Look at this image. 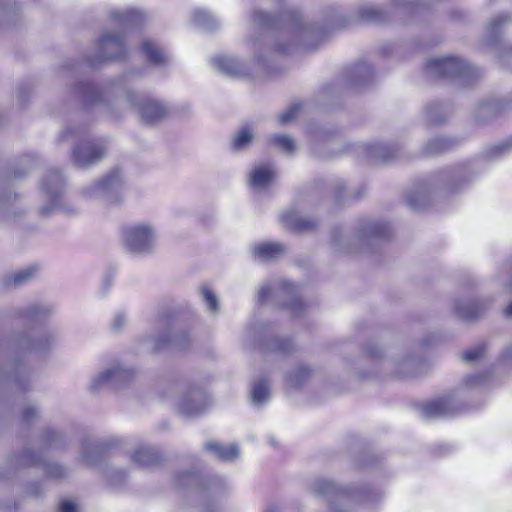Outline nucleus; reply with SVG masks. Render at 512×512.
I'll use <instances>...</instances> for the list:
<instances>
[{"mask_svg": "<svg viewBox=\"0 0 512 512\" xmlns=\"http://www.w3.org/2000/svg\"><path fill=\"white\" fill-rule=\"evenodd\" d=\"M69 138L78 139L71 151V160L78 168H91L107 155L108 147L104 138H91L85 136L79 129L68 127L60 133L59 140L64 141Z\"/></svg>", "mask_w": 512, "mask_h": 512, "instance_id": "nucleus-6", "label": "nucleus"}, {"mask_svg": "<svg viewBox=\"0 0 512 512\" xmlns=\"http://www.w3.org/2000/svg\"><path fill=\"white\" fill-rule=\"evenodd\" d=\"M304 131L309 136H317L318 134V127L316 124L307 122L304 124Z\"/></svg>", "mask_w": 512, "mask_h": 512, "instance_id": "nucleus-61", "label": "nucleus"}, {"mask_svg": "<svg viewBox=\"0 0 512 512\" xmlns=\"http://www.w3.org/2000/svg\"><path fill=\"white\" fill-rule=\"evenodd\" d=\"M454 145L452 139L447 137H436L426 144L427 154H437L449 150Z\"/></svg>", "mask_w": 512, "mask_h": 512, "instance_id": "nucleus-45", "label": "nucleus"}, {"mask_svg": "<svg viewBox=\"0 0 512 512\" xmlns=\"http://www.w3.org/2000/svg\"><path fill=\"white\" fill-rule=\"evenodd\" d=\"M39 415V411L34 406L26 407L22 412L23 421L30 424L32 423Z\"/></svg>", "mask_w": 512, "mask_h": 512, "instance_id": "nucleus-56", "label": "nucleus"}, {"mask_svg": "<svg viewBox=\"0 0 512 512\" xmlns=\"http://www.w3.org/2000/svg\"><path fill=\"white\" fill-rule=\"evenodd\" d=\"M324 17L326 24L333 29L340 28L345 25V20L340 15L332 14L329 10H325Z\"/></svg>", "mask_w": 512, "mask_h": 512, "instance_id": "nucleus-50", "label": "nucleus"}, {"mask_svg": "<svg viewBox=\"0 0 512 512\" xmlns=\"http://www.w3.org/2000/svg\"><path fill=\"white\" fill-rule=\"evenodd\" d=\"M106 473L112 485L121 484L126 477L125 472L121 469H110Z\"/></svg>", "mask_w": 512, "mask_h": 512, "instance_id": "nucleus-53", "label": "nucleus"}, {"mask_svg": "<svg viewBox=\"0 0 512 512\" xmlns=\"http://www.w3.org/2000/svg\"><path fill=\"white\" fill-rule=\"evenodd\" d=\"M77 505L70 500H63L60 502L59 512H77Z\"/></svg>", "mask_w": 512, "mask_h": 512, "instance_id": "nucleus-60", "label": "nucleus"}, {"mask_svg": "<svg viewBox=\"0 0 512 512\" xmlns=\"http://www.w3.org/2000/svg\"><path fill=\"white\" fill-rule=\"evenodd\" d=\"M251 19L262 30L244 39L253 56L242 59L223 55L211 59L212 65L226 76L241 79L268 76L274 73V53L287 54L296 49L309 52L316 50L319 45L320 27L317 21L292 3L280 0L275 15L254 9Z\"/></svg>", "mask_w": 512, "mask_h": 512, "instance_id": "nucleus-1", "label": "nucleus"}, {"mask_svg": "<svg viewBox=\"0 0 512 512\" xmlns=\"http://www.w3.org/2000/svg\"><path fill=\"white\" fill-rule=\"evenodd\" d=\"M407 202L414 209H423L425 207V204H426L425 197L422 196V195L420 196L419 200L417 199L416 195H412V194L408 195L407 196Z\"/></svg>", "mask_w": 512, "mask_h": 512, "instance_id": "nucleus-57", "label": "nucleus"}, {"mask_svg": "<svg viewBox=\"0 0 512 512\" xmlns=\"http://www.w3.org/2000/svg\"><path fill=\"white\" fill-rule=\"evenodd\" d=\"M415 365L414 360L405 359L401 364V370L398 371V374L402 378L414 377L415 374L410 371V369Z\"/></svg>", "mask_w": 512, "mask_h": 512, "instance_id": "nucleus-54", "label": "nucleus"}, {"mask_svg": "<svg viewBox=\"0 0 512 512\" xmlns=\"http://www.w3.org/2000/svg\"><path fill=\"white\" fill-rule=\"evenodd\" d=\"M131 460L141 468H151L161 462V454L155 447L141 444L131 454Z\"/></svg>", "mask_w": 512, "mask_h": 512, "instance_id": "nucleus-26", "label": "nucleus"}, {"mask_svg": "<svg viewBox=\"0 0 512 512\" xmlns=\"http://www.w3.org/2000/svg\"><path fill=\"white\" fill-rule=\"evenodd\" d=\"M126 102L131 108L137 109L141 119L147 124L160 122L168 113L166 105L161 101L139 95L134 91L126 92Z\"/></svg>", "mask_w": 512, "mask_h": 512, "instance_id": "nucleus-18", "label": "nucleus"}, {"mask_svg": "<svg viewBox=\"0 0 512 512\" xmlns=\"http://www.w3.org/2000/svg\"><path fill=\"white\" fill-rule=\"evenodd\" d=\"M359 18L367 22H381L384 20L382 10L375 6H363L358 10Z\"/></svg>", "mask_w": 512, "mask_h": 512, "instance_id": "nucleus-48", "label": "nucleus"}, {"mask_svg": "<svg viewBox=\"0 0 512 512\" xmlns=\"http://www.w3.org/2000/svg\"><path fill=\"white\" fill-rule=\"evenodd\" d=\"M192 22L208 31H212L218 27V20L208 11L203 9H195L192 13Z\"/></svg>", "mask_w": 512, "mask_h": 512, "instance_id": "nucleus-38", "label": "nucleus"}, {"mask_svg": "<svg viewBox=\"0 0 512 512\" xmlns=\"http://www.w3.org/2000/svg\"><path fill=\"white\" fill-rule=\"evenodd\" d=\"M373 77V69L366 61L357 62L344 72L345 85L354 90H360L368 86Z\"/></svg>", "mask_w": 512, "mask_h": 512, "instance_id": "nucleus-19", "label": "nucleus"}, {"mask_svg": "<svg viewBox=\"0 0 512 512\" xmlns=\"http://www.w3.org/2000/svg\"><path fill=\"white\" fill-rule=\"evenodd\" d=\"M56 311L52 303H33L19 311V316L29 322H43Z\"/></svg>", "mask_w": 512, "mask_h": 512, "instance_id": "nucleus-27", "label": "nucleus"}, {"mask_svg": "<svg viewBox=\"0 0 512 512\" xmlns=\"http://www.w3.org/2000/svg\"><path fill=\"white\" fill-rule=\"evenodd\" d=\"M269 142L289 154L293 153L296 148L293 138L285 134H274L269 137Z\"/></svg>", "mask_w": 512, "mask_h": 512, "instance_id": "nucleus-46", "label": "nucleus"}, {"mask_svg": "<svg viewBox=\"0 0 512 512\" xmlns=\"http://www.w3.org/2000/svg\"><path fill=\"white\" fill-rule=\"evenodd\" d=\"M271 292L279 306L289 309L295 315H300L304 311L305 304L299 298L297 286L293 282L280 280L272 290L268 285H263L258 292L259 302H265Z\"/></svg>", "mask_w": 512, "mask_h": 512, "instance_id": "nucleus-13", "label": "nucleus"}, {"mask_svg": "<svg viewBox=\"0 0 512 512\" xmlns=\"http://www.w3.org/2000/svg\"><path fill=\"white\" fill-rule=\"evenodd\" d=\"M11 464L14 468L41 466L47 479L62 480L68 476V469L57 462L45 461L40 453H34L30 448H24L18 455L13 456Z\"/></svg>", "mask_w": 512, "mask_h": 512, "instance_id": "nucleus-16", "label": "nucleus"}, {"mask_svg": "<svg viewBox=\"0 0 512 512\" xmlns=\"http://www.w3.org/2000/svg\"><path fill=\"white\" fill-rule=\"evenodd\" d=\"M251 251L255 260L268 262L283 257L288 252V248L282 242L268 241L255 243Z\"/></svg>", "mask_w": 512, "mask_h": 512, "instance_id": "nucleus-22", "label": "nucleus"}, {"mask_svg": "<svg viewBox=\"0 0 512 512\" xmlns=\"http://www.w3.org/2000/svg\"><path fill=\"white\" fill-rule=\"evenodd\" d=\"M368 158L388 161L394 157V150L384 143L365 144L361 147Z\"/></svg>", "mask_w": 512, "mask_h": 512, "instance_id": "nucleus-35", "label": "nucleus"}, {"mask_svg": "<svg viewBox=\"0 0 512 512\" xmlns=\"http://www.w3.org/2000/svg\"><path fill=\"white\" fill-rule=\"evenodd\" d=\"M140 50L146 60L153 66L163 67L169 64V58L157 42L146 39L141 43Z\"/></svg>", "mask_w": 512, "mask_h": 512, "instance_id": "nucleus-30", "label": "nucleus"}, {"mask_svg": "<svg viewBox=\"0 0 512 512\" xmlns=\"http://www.w3.org/2000/svg\"><path fill=\"white\" fill-rule=\"evenodd\" d=\"M26 493L33 497H40L43 494L42 485L38 482L29 483L26 488Z\"/></svg>", "mask_w": 512, "mask_h": 512, "instance_id": "nucleus-58", "label": "nucleus"}, {"mask_svg": "<svg viewBox=\"0 0 512 512\" xmlns=\"http://www.w3.org/2000/svg\"><path fill=\"white\" fill-rule=\"evenodd\" d=\"M125 324H126V315L122 312H119L114 316V318L111 322V329L114 332H119L124 328Z\"/></svg>", "mask_w": 512, "mask_h": 512, "instance_id": "nucleus-55", "label": "nucleus"}, {"mask_svg": "<svg viewBox=\"0 0 512 512\" xmlns=\"http://www.w3.org/2000/svg\"><path fill=\"white\" fill-rule=\"evenodd\" d=\"M509 148L508 143H502L500 145H497L491 149L492 155H500L503 151L507 150Z\"/></svg>", "mask_w": 512, "mask_h": 512, "instance_id": "nucleus-62", "label": "nucleus"}, {"mask_svg": "<svg viewBox=\"0 0 512 512\" xmlns=\"http://www.w3.org/2000/svg\"><path fill=\"white\" fill-rule=\"evenodd\" d=\"M484 310L482 301L475 298H458L454 302V312L464 320H473Z\"/></svg>", "mask_w": 512, "mask_h": 512, "instance_id": "nucleus-28", "label": "nucleus"}, {"mask_svg": "<svg viewBox=\"0 0 512 512\" xmlns=\"http://www.w3.org/2000/svg\"><path fill=\"white\" fill-rule=\"evenodd\" d=\"M487 381H488V374H486V373L473 374V375H469L465 379V385L467 387H478V386H482V385L486 384Z\"/></svg>", "mask_w": 512, "mask_h": 512, "instance_id": "nucleus-51", "label": "nucleus"}, {"mask_svg": "<svg viewBox=\"0 0 512 512\" xmlns=\"http://www.w3.org/2000/svg\"><path fill=\"white\" fill-rule=\"evenodd\" d=\"M107 449V442L86 438L81 443V459L86 464L94 466L102 460Z\"/></svg>", "mask_w": 512, "mask_h": 512, "instance_id": "nucleus-25", "label": "nucleus"}, {"mask_svg": "<svg viewBox=\"0 0 512 512\" xmlns=\"http://www.w3.org/2000/svg\"><path fill=\"white\" fill-rule=\"evenodd\" d=\"M211 403V398L203 387L189 384L179 397L176 409L185 418H195L206 413Z\"/></svg>", "mask_w": 512, "mask_h": 512, "instance_id": "nucleus-14", "label": "nucleus"}, {"mask_svg": "<svg viewBox=\"0 0 512 512\" xmlns=\"http://www.w3.org/2000/svg\"><path fill=\"white\" fill-rule=\"evenodd\" d=\"M81 195L87 199L99 200L106 205H115L124 198V177L119 168L111 169L100 179L84 186Z\"/></svg>", "mask_w": 512, "mask_h": 512, "instance_id": "nucleus-9", "label": "nucleus"}, {"mask_svg": "<svg viewBox=\"0 0 512 512\" xmlns=\"http://www.w3.org/2000/svg\"><path fill=\"white\" fill-rule=\"evenodd\" d=\"M450 112L446 105L442 103H430L426 106L424 116L429 124H439L444 122Z\"/></svg>", "mask_w": 512, "mask_h": 512, "instance_id": "nucleus-37", "label": "nucleus"}, {"mask_svg": "<svg viewBox=\"0 0 512 512\" xmlns=\"http://www.w3.org/2000/svg\"><path fill=\"white\" fill-rule=\"evenodd\" d=\"M322 502H326L331 512H345L342 507H350L354 504L370 502L378 494L373 493L368 487L353 486L342 488L331 480L322 479Z\"/></svg>", "mask_w": 512, "mask_h": 512, "instance_id": "nucleus-8", "label": "nucleus"}, {"mask_svg": "<svg viewBox=\"0 0 512 512\" xmlns=\"http://www.w3.org/2000/svg\"><path fill=\"white\" fill-rule=\"evenodd\" d=\"M426 72L436 78H466L472 76L474 70L460 58L447 56L429 59L426 63Z\"/></svg>", "mask_w": 512, "mask_h": 512, "instance_id": "nucleus-15", "label": "nucleus"}, {"mask_svg": "<svg viewBox=\"0 0 512 512\" xmlns=\"http://www.w3.org/2000/svg\"><path fill=\"white\" fill-rule=\"evenodd\" d=\"M367 354L373 358H377L380 356V352H379V349L376 348V347H369L367 349Z\"/></svg>", "mask_w": 512, "mask_h": 512, "instance_id": "nucleus-64", "label": "nucleus"}, {"mask_svg": "<svg viewBox=\"0 0 512 512\" xmlns=\"http://www.w3.org/2000/svg\"><path fill=\"white\" fill-rule=\"evenodd\" d=\"M484 347L479 346L463 353L462 358L466 362H475L480 360L484 355Z\"/></svg>", "mask_w": 512, "mask_h": 512, "instance_id": "nucleus-52", "label": "nucleus"}, {"mask_svg": "<svg viewBox=\"0 0 512 512\" xmlns=\"http://www.w3.org/2000/svg\"><path fill=\"white\" fill-rule=\"evenodd\" d=\"M111 389H120L131 382L134 376V370L120 364L110 367Z\"/></svg>", "mask_w": 512, "mask_h": 512, "instance_id": "nucleus-34", "label": "nucleus"}, {"mask_svg": "<svg viewBox=\"0 0 512 512\" xmlns=\"http://www.w3.org/2000/svg\"><path fill=\"white\" fill-rule=\"evenodd\" d=\"M313 369L306 364H299L285 375V382L288 386L298 389L305 385L312 377Z\"/></svg>", "mask_w": 512, "mask_h": 512, "instance_id": "nucleus-32", "label": "nucleus"}, {"mask_svg": "<svg viewBox=\"0 0 512 512\" xmlns=\"http://www.w3.org/2000/svg\"><path fill=\"white\" fill-rule=\"evenodd\" d=\"M110 18L118 25L120 31L104 32L98 38L96 54L84 57L85 64L91 68H96L106 61L126 57V33L139 28L146 21L145 13L135 8L113 10L110 13Z\"/></svg>", "mask_w": 512, "mask_h": 512, "instance_id": "nucleus-3", "label": "nucleus"}, {"mask_svg": "<svg viewBox=\"0 0 512 512\" xmlns=\"http://www.w3.org/2000/svg\"><path fill=\"white\" fill-rule=\"evenodd\" d=\"M279 221L285 229L295 233H307L318 226L317 220L302 217L294 207L282 211L279 214Z\"/></svg>", "mask_w": 512, "mask_h": 512, "instance_id": "nucleus-20", "label": "nucleus"}, {"mask_svg": "<svg viewBox=\"0 0 512 512\" xmlns=\"http://www.w3.org/2000/svg\"><path fill=\"white\" fill-rule=\"evenodd\" d=\"M307 490L314 495L316 498L320 496V480L318 478H314L306 485Z\"/></svg>", "mask_w": 512, "mask_h": 512, "instance_id": "nucleus-59", "label": "nucleus"}, {"mask_svg": "<svg viewBox=\"0 0 512 512\" xmlns=\"http://www.w3.org/2000/svg\"><path fill=\"white\" fill-rule=\"evenodd\" d=\"M41 445L45 449H57L63 446V436L52 428H46L41 435Z\"/></svg>", "mask_w": 512, "mask_h": 512, "instance_id": "nucleus-41", "label": "nucleus"}, {"mask_svg": "<svg viewBox=\"0 0 512 512\" xmlns=\"http://www.w3.org/2000/svg\"><path fill=\"white\" fill-rule=\"evenodd\" d=\"M442 178L451 186H458L468 180L465 170L461 167L446 169L442 172Z\"/></svg>", "mask_w": 512, "mask_h": 512, "instance_id": "nucleus-47", "label": "nucleus"}, {"mask_svg": "<svg viewBox=\"0 0 512 512\" xmlns=\"http://www.w3.org/2000/svg\"><path fill=\"white\" fill-rule=\"evenodd\" d=\"M34 157L30 154L24 155L20 159V165L25 167L24 170L14 169L13 172L3 173L0 175V219L10 220L23 213L17 205L18 194L13 193L11 190L10 179L23 178L34 164Z\"/></svg>", "mask_w": 512, "mask_h": 512, "instance_id": "nucleus-10", "label": "nucleus"}, {"mask_svg": "<svg viewBox=\"0 0 512 512\" xmlns=\"http://www.w3.org/2000/svg\"><path fill=\"white\" fill-rule=\"evenodd\" d=\"M175 485L179 489L192 488L199 500L203 512H216L217 501L227 491L226 481L219 476L202 478L194 472H181L175 476Z\"/></svg>", "mask_w": 512, "mask_h": 512, "instance_id": "nucleus-5", "label": "nucleus"}, {"mask_svg": "<svg viewBox=\"0 0 512 512\" xmlns=\"http://www.w3.org/2000/svg\"><path fill=\"white\" fill-rule=\"evenodd\" d=\"M37 267L36 266H28L26 268H23L17 272H15L13 275H10L4 279V286L10 287H20L31 280H33L37 273Z\"/></svg>", "mask_w": 512, "mask_h": 512, "instance_id": "nucleus-36", "label": "nucleus"}, {"mask_svg": "<svg viewBox=\"0 0 512 512\" xmlns=\"http://www.w3.org/2000/svg\"><path fill=\"white\" fill-rule=\"evenodd\" d=\"M422 413L428 418L447 417L456 413L451 398H440L428 403L422 407Z\"/></svg>", "mask_w": 512, "mask_h": 512, "instance_id": "nucleus-29", "label": "nucleus"}, {"mask_svg": "<svg viewBox=\"0 0 512 512\" xmlns=\"http://www.w3.org/2000/svg\"><path fill=\"white\" fill-rule=\"evenodd\" d=\"M244 342L246 345L260 348L265 353L281 356H288L295 351V343L291 337L272 334L269 327L262 325L247 329Z\"/></svg>", "mask_w": 512, "mask_h": 512, "instance_id": "nucleus-11", "label": "nucleus"}, {"mask_svg": "<svg viewBox=\"0 0 512 512\" xmlns=\"http://www.w3.org/2000/svg\"><path fill=\"white\" fill-rule=\"evenodd\" d=\"M21 20V6L14 3H3L0 1V27H15Z\"/></svg>", "mask_w": 512, "mask_h": 512, "instance_id": "nucleus-33", "label": "nucleus"}, {"mask_svg": "<svg viewBox=\"0 0 512 512\" xmlns=\"http://www.w3.org/2000/svg\"><path fill=\"white\" fill-rule=\"evenodd\" d=\"M253 134L249 127L241 128L233 137L231 142V150L238 152L245 150L252 142Z\"/></svg>", "mask_w": 512, "mask_h": 512, "instance_id": "nucleus-40", "label": "nucleus"}, {"mask_svg": "<svg viewBox=\"0 0 512 512\" xmlns=\"http://www.w3.org/2000/svg\"><path fill=\"white\" fill-rule=\"evenodd\" d=\"M122 240L125 249L136 256H148L154 253L157 243L156 229L145 223L123 228Z\"/></svg>", "mask_w": 512, "mask_h": 512, "instance_id": "nucleus-12", "label": "nucleus"}, {"mask_svg": "<svg viewBox=\"0 0 512 512\" xmlns=\"http://www.w3.org/2000/svg\"><path fill=\"white\" fill-rule=\"evenodd\" d=\"M41 191L47 203L39 208V215L48 218L56 211H61L67 216L78 214V208L63 201L66 182L58 169H48L41 180Z\"/></svg>", "mask_w": 512, "mask_h": 512, "instance_id": "nucleus-7", "label": "nucleus"}, {"mask_svg": "<svg viewBox=\"0 0 512 512\" xmlns=\"http://www.w3.org/2000/svg\"><path fill=\"white\" fill-rule=\"evenodd\" d=\"M390 226L382 221H363L357 230L354 240L344 237L339 229L331 234V245L339 253L358 254L371 252L372 247L389 238Z\"/></svg>", "mask_w": 512, "mask_h": 512, "instance_id": "nucleus-4", "label": "nucleus"}, {"mask_svg": "<svg viewBox=\"0 0 512 512\" xmlns=\"http://www.w3.org/2000/svg\"><path fill=\"white\" fill-rule=\"evenodd\" d=\"M281 507L276 503H271L267 506V508L264 510V512H280Z\"/></svg>", "mask_w": 512, "mask_h": 512, "instance_id": "nucleus-63", "label": "nucleus"}, {"mask_svg": "<svg viewBox=\"0 0 512 512\" xmlns=\"http://www.w3.org/2000/svg\"><path fill=\"white\" fill-rule=\"evenodd\" d=\"M252 402L255 405H262L269 401L270 391L268 381L265 379L255 382L251 390Z\"/></svg>", "mask_w": 512, "mask_h": 512, "instance_id": "nucleus-39", "label": "nucleus"}, {"mask_svg": "<svg viewBox=\"0 0 512 512\" xmlns=\"http://www.w3.org/2000/svg\"><path fill=\"white\" fill-rule=\"evenodd\" d=\"M73 94L85 107L106 104L103 92L88 82H78L73 88Z\"/></svg>", "mask_w": 512, "mask_h": 512, "instance_id": "nucleus-24", "label": "nucleus"}, {"mask_svg": "<svg viewBox=\"0 0 512 512\" xmlns=\"http://www.w3.org/2000/svg\"><path fill=\"white\" fill-rule=\"evenodd\" d=\"M324 190H325V193H328V192L332 193L333 198L339 204L347 203L352 200H356V199L360 198V195L354 196V195L346 192V188L343 183H338L333 187L331 185L325 184Z\"/></svg>", "mask_w": 512, "mask_h": 512, "instance_id": "nucleus-43", "label": "nucleus"}, {"mask_svg": "<svg viewBox=\"0 0 512 512\" xmlns=\"http://www.w3.org/2000/svg\"><path fill=\"white\" fill-rule=\"evenodd\" d=\"M203 300L206 303L208 310L214 314L219 312L220 305L217 296L213 291L207 287L202 288Z\"/></svg>", "mask_w": 512, "mask_h": 512, "instance_id": "nucleus-49", "label": "nucleus"}, {"mask_svg": "<svg viewBox=\"0 0 512 512\" xmlns=\"http://www.w3.org/2000/svg\"><path fill=\"white\" fill-rule=\"evenodd\" d=\"M111 376L110 368L93 376L89 384V391L91 393H97L105 388H111Z\"/></svg>", "mask_w": 512, "mask_h": 512, "instance_id": "nucleus-42", "label": "nucleus"}, {"mask_svg": "<svg viewBox=\"0 0 512 512\" xmlns=\"http://www.w3.org/2000/svg\"><path fill=\"white\" fill-rule=\"evenodd\" d=\"M57 342V333L52 330L22 332L16 335L10 343L13 359L9 364V371L4 372L0 368V378L12 383L21 391L28 390L32 372L23 363L24 356L27 354L47 355L57 345Z\"/></svg>", "mask_w": 512, "mask_h": 512, "instance_id": "nucleus-2", "label": "nucleus"}, {"mask_svg": "<svg viewBox=\"0 0 512 512\" xmlns=\"http://www.w3.org/2000/svg\"><path fill=\"white\" fill-rule=\"evenodd\" d=\"M510 21L511 17L507 14H500L491 20L488 25V36L492 43L498 41L501 28Z\"/></svg>", "mask_w": 512, "mask_h": 512, "instance_id": "nucleus-44", "label": "nucleus"}, {"mask_svg": "<svg viewBox=\"0 0 512 512\" xmlns=\"http://www.w3.org/2000/svg\"><path fill=\"white\" fill-rule=\"evenodd\" d=\"M318 104L316 100H295L287 108L281 111L277 116V122L280 126H286L292 123L298 115L310 114L313 110H317Z\"/></svg>", "mask_w": 512, "mask_h": 512, "instance_id": "nucleus-23", "label": "nucleus"}, {"mask_svg": "<svg viewBox=\"0 0 512 512\" xmlns=\"http://www.w3.org/2000/svg\"><path fill=\"white\" fill-rule=\"evenodd\" d=\"M277 177V169L272 164H258L249 173L248 185L254 190L263 191L268 189Z\"/></svg>", "mask_w": 512, "mask_h": 512, "instance_id": "nucleus-21", "label": "nucleus"}, {"mask_svg": "<svg viewBox=\"0 0 512 512\" xmlns=\"http://www.w3.org/2000/svg\"><path fill=\"white\" fill-rule=\"evenodd\" d=\"M204 449L221 461H233L239 457V448L236 444L223 445L218 442H207Z\"/></svg>", "mask_w": 512, "mask_h": 512, "instance_id": "nucleus-31", "label": "nucleus"}, {"mask_svg": "<svg viewBox=\"0 0 512 512\" xmlns=\"http://www.w3.org/2000/svg\"><path fill=\"white\" fill-rule=\"evenodd\" d=\"M142 342L146 346L147 351L153 354L168 348L182 351L188 348L190 336L186 331H172L168 329L158 334H147L142 337Z\"/></svg>", "mask_w": 512, "mask_h": 512, "instance_id": "nucleus-17", "label": "nucleus"}]
</instances>
